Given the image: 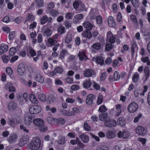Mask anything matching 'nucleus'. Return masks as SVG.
I'll return each instance as SVG.
<instances>
[{"label":"nucleus","mask_w":150,"mask_h":150,"mask_svg":"<svg viewBox=\"0 0 150 150\" xmlns=\"http://www.w3.org/2000/svg\"><path fill=\"white\" fill-rule=\"evenodd\" d=\"M47 22L48 23H51L52 22V18L50 17L49 18L46 16H42L41 19L40 23L41 24H44Z\"/></svg>","instance_id":"9"},{"label":"nucleus","mask_w":150,"mask_h":150,"mask_svg":"<svg viewBox=\"0 0 150 150\" xmlns=\"http://www.w3.org/2000/svg\"><path fill=\"white\" fill-rule=\"evenodd\" d=\"M108 147L106 146H104L102 147L98 146L96 149V150H108Z\"/></svg>","instance_id":"63"},{"label":"nucleus","mask_w":150,"mask_h":150,"mask_svg":"<svg viewBox=\"0 0 150 150\" xmlns=\"http://www.w3.org/2000/svg\"><path fill=\"white\" fill-rule=\"evenodd\" d=\"M79 8L82 11H87V9L85 7L84 4L82 2H81L79 6Z\"/></svg>","instance_id":"59"},{"label":"nucleus","mask_w":150,"mask_h":150,"mask_svg":"<svg viewBox=\"0 0 150 150\" xmlns=\"http://www.w3.org/2000/svg\"><path fill=\"white\" fill-rule=\"evenodd\" d=\"M72 35L71 34H68L65 39V42L67 43H70L72 40Z\"/></svg>","instance_id":"32"},{"label":"nucleus","mask_w":150,"mask_h":150,"mask_svg":"<svg viewBox=\"0 0 150 150\" xmlns=\"http://www.w3.org/2000/svg\"><path fill=\"white\" fill-rule=\"evenodd\" d=\"M16 122L17 124L21 122V118L20 116H17L15 117Z\"/></svg>","instance_id":"62"},{"label":"nucleus","mask_w":150,"mask_h":150,"mask_svg":"<svg viewBox=\"0 0 150 150\" xmlns=\"http://www.w3.org/2000/svg\"><path fill=\"white\" fill-rule=\"evenodd\" d=\"M48 42L50 45H54L57 42V41L54 40L52 38H50L48 40Z\"/></svg>","instance_id":"43"},{"label":"nucleus","mask_w":150,"mask_h":150,"mask_svg":"<svg viewBox=\"0 0 150 150\" xmlns=\"http://www.w3.org/2000/svg\"><path fill=\"white\" fill-rule=\"evenodd\" d=\"M41 107L40 105H35L31 106L30 108V112L31 114H37L41 111Z\"/></svg>","instance_id":"4"},{"label":"nucleus","mask_w":150,"mask_h":150,"mask_svg":"<svg viewBox=\"0 0 150 150\" xmlns=\"http://www.w3.org/2000/svg\"><path fill=\"white\" fill-rule=\"evenodd\" d=\"M117 136L119 138H123L124 139H126L129 136V134L127 131L126 130L123 132L120 131L118 133Z\"/></svg>","instance_id":"11"},{"label":"nucleus","mask_w":150,"mask_h":150,"mask_svg":"<svg viewBox=\"0 0 150 150\" xmlns=\"http://www.w3.org/2000/svg\"><path fill=\"white\" fill-rule=\"evenodd\" d=\"M33 123L36 126L39 127V130L41 132H44L47 130V127L44 125L43 121L40 119H34Z\"/></svg>","instance_id":"2"},{"label":"nucleus","mask_w":150,"mask_h":150,"mask_svg":"<svg viewBox=\"0 0 150 150\" xmlns=\"http://www.w3.org/2000/svg\"><path fill=\"white\" fill-rule=\"evenodd\" d=\"M71 89L72 90L77 91L79 90L80 88L79 86L77 85H73L71 87Z\"/></svg>","instance_id":"60"},{"label":"nucleus","mask_w":150,"mask_h":150,"mask_svg":"<svg viewBox=\"0 0 150 150\" xmlns=\"http://www.w3.org/2000/svg\"><path fill=\"white\" fill-rule=\"evenodd\" d=\"M131 52L133 55H134V53L135 52V49L136 47V43L134 42H133L131 44Z\"/></svg>","instance_id":"42"},{"label":"nucleus","mask_w":150,"mask_h":150,"mask_svg":"<svg viewBox=\"0 0 150 150\" xmlns=\"http://www.w3.org/2000/svg\"><path fill=\"white\" fill-rule=\"evenodd\" d=\"M108 21L110 27H113L115 26V24L114 22V19L112 16H109L108 18Z\"/></svg>","instance_id":"26"},{"label":"nucleus","mask_w":150,"mask_h":150,"mask_svg":"<svg viewBox=\"0 0 150 150\" xmlns=\"http://www.w3.org/2000/svg\"><path fill=\"white\" fill-rule=\"evenodd\" d=\"M81 2L80 1H75L73 4L74 7L75 8H77L79 6H80Z\"/></svg>","instance_id":"54"},{"label":"nucleus","mask_w":150,"mask_h":150,"mask_svg":"<svg viewBox=\"0 0 150 150\" xmlns=\"http://www.w3.org/2000/svg\"><path fill=\"white\" fill-rule=\"evenodd\" d=\"M94 99V96L92 94H89L87 96L86 100L87 104L88 105H91L93 102V100Z\"/></svg>","instance_id":"15"},{"label":"nucleus","mask_w":150,"mask_h":150,"mask_svg":"<svg viewBox=\"0 0 150 150\" xmlns=\"http://www.w3.org/2000/svg\"><path fill=\"white\" fill-rule=\"evenodd\" d=\"M54 71L56 73L62 74L63 72V68L60 67H58L54 69Z\"/></svg>","instance_id":"44"},{"label":"nucleus","mask_w":150,"mask_h":150,"mask_svg":"<svg viewBox=\"0 0 150 150\" xmlns=\"http://www.w3.org/2000/svg\"><path fill=\"white\" fill-rule=\"evenodd\" d=\"M96 63L98 64H99L101 65H102L103 63V59L101 57H97L95 59Z\"/></svg>","instance_id":"36"},{"label":"nucleus","mask_w":150,"mask_h":150,"mask_svg":"<svg viewBox=\"0 0 150 150\" xmlns=\"http://www.w3.org/2000/svg\"><path fill=\"white\" fill-rule=\"evenodd\" d=\"M67 53V52L65 50H62L60 53L59 55L60 58L61 59H63Z\"/></svg>","instance_id":"53"},{"label":"nucleus","mask_w":150,"mask_h":150,"mask_svg":"<svg viewBox=\"0 0 150 150\" xmlns=\"http://www.w3.org/2000/svg\"><path fill=\"white\" fill-rule=\"evenodd\" d=\"M41 146V140L38 137L33 138L30 143L29 147L31 150H38Z\"/></svg>","instance_id":"1"},{"label":"nucleus","mask_w":150,"mask_h":150,"mask_svg":"<svg viewBox=\"0 0 150 150\" xmlns=\"http://www.w3.org/2000/svg\"><path fill=\"white\" fill-rule=\"evenodd\" d=\"M144 76L143 79L144 82L146 81L150 76L149 70L148 67H145L144 69Z\"/></svg>","instance_id":"10"},{"label":"nucleus","mask_w":150,"mask_h":150,"mask_svg":"<svg viewBox=\"0 0 150 150\" xmlns=\"http://www.w3.org/2000/svg\"><path fill=\"white\" fill-rule=\"evenodd\" d=\"M115 107L116 112L115 116H119L121 114L122 105L121 104H117L115 105Z\"/></svg>","instance_id":"18"},{"label":"nucleus","mask_w":150,"mask_h":150,"mask_svg":"<svg viewBox=\"0 0 150 150\" xmlns=\"http://www.w3.org/2000/svg\"><path fill=\"white\" fill-rule=\"evenodd\" d=\"M57 125H63L65 122L64 120L62 118H59L56 120Z\"/></svg>","instance_id":"49"},{"label":"nucleus","mask_w":150,"mask_h":150,"mask_svg":"<svg viewBox=\"0 0 150 150\" xmlns=\"http://www.w3.org/2000/svg\"><path fill=\"white\" fill-rule=\"evenodd\" d=\"M0 54H2L7 51L8 50V46L5 44H2L0 46Z\"/></svg>","instance_id":"17"},{"label":"nucleus","mask_w":150,"mask_h":150,"mask_svg":"<svg viewBox=\"0 0 150 150\" xmlns=\"http://www.w3.org/2000/svg\"><path fill=\"white\" fill-rule=\"evenodd\" d=\"M103 100V96L101 94H99L98 97V100L97 101V104L98 105L100 104Z\"/></svg>","instance_id":"47"},{"label":"nucleus","mask_w":150,"mask_h":150,"mask_svg":"<svg viewBox=\"0 0 150 150\" xmlns=\"http://www.w3.org/2000/svg\"><path fill=\"white\" fill-rule=\"evenodd\" d=\"M138 108V106L135 102H132L129 104L127 110L128 112L134 113L136 111Z\"/></svg>","instance_id":"3"},{"label":"nucleus","mask_w":150,"mask_h":150,"mask_svg":"<svg viewBox=\"0 0 150 150\" xmlns=\"http://www.w3.org/2000/svg\"><path fill=\"white\" fill-rule=\"evenodd\" d=\"M16 50L14 47H12L10 48L9 51V54L10 55L13 56L15 54Z\"/></svg>","instance_id":"56"},{"label":"nucleus","mask_w":150,"mask_h":150,"mask_svg":"<svg viewBox=\"0 0 150 150\" xmlns=\"http://www.w3.org/2000/svg\"><path fill=\"white\" fill-rule=\"evenodd\" d=\"M1 58L4 63H7L10 59V58L8 56L4 55L1 57Z\"/></svg>","instance_id":"52"},{"label":"nucleus","mask_w":150,"mask_h":150,"mask_svg":"<svg viewBox=\"0 0 150 150\" xmlns=\"http://www.w3.org/2000/svg\"><path fill=\"white\" fill-rule=\"evenodd\" d=\"M106 136L108 138H112L115 137L116 135L114 132L109 131L107 132Z\"/></svg>","instance_id":"37"},{"label":"nucleus","mask_w":150,"mask_h":150,"mask_svg":"<svg viewBox=\"0 0 150 150\" xmlns=\"http://www.w3.org/2000/svg\"><path fill=\"white\" fill-rule=\"evenodd\" d=\"M106 108L104 105H101L99 107L98 110L101 112H104L106 111Z\"/></svg>","instance_id":"58"},{"label":"nucleus","mask_w":150,"mask_h":150,"mask_svg":"<svg viewBox=\"0 0 150 150\" xmlns=\"http://www.w3.org/2000/svg\"><path fill=\"white\" fill-rule=\"evenodd\" d=\"M81 35L83 37L86 38L89 40L92 37V35L90 31L86 30L84 31Z\"/></svg>","instance_id":"16"},{"label":"nucleus","mask_w":150,"mask_h":150,"mask_svg":"<svg viewBox=\"0 0 150 150\" xmlns=\"http://www.w3.org/2000/svg\"><path fill=\"white\" fill-rule=\"evenodd\" d=\"M83 27L87 30L90 31L94 26L88 21H85L83 24Z\"/></svg>","instance_id":"14"},{"label":"nucleus","mask_w":150,"mask_h":150,"mask_svg":"<svg viewBox=\"0 0 150 150\" xmlns=\"http://www.w3.org/2000/svg\"><path fill=\"white\" fill-rule=\"evenodd\" d=\"M35 4L38 7H41L43 6V0H35Z\"/></svg>","instance_id":"38"},{"label":"nucleus","mask_w":150,"mask_h":150,"mask_svg":"<svg viewBox=\"0 0 150 150\" xmlns=\"http://www.w3.org/2000/svg\"><path fill=\"white\" fill-rule=\"evenodd\" d=\"M97 23L98 24H100L102 22V18L101 16H98L96 18Z\"/></svg>","instance_id":"55"},{"label":"nucleus","mask_w":150,"mask_h":150,"mask_svg":"<svg viewBox=\"0 0 150 150\" xmlns=\"http://www.w3.org/2000/svg\"><path fill=\"white\" fill-rule=\"evenodd\" d=\"M91 82L89 80H87L83 84V86L86 88H90L91 86Z\"/></svg>","instance_id":"45"},{"label":"nucleus","mask_w":150,"mask_h":150,"mask_svg":"<svg viewBox=\"0 0 150 150\" xmlns=\"http://www.w3.org/2000/svg\"><path fill=\"white\" fill-rule=\"evenodd\" d=\"M79 137L81 139L83 142L85 143H87L89 141V137L84 134L79 135Z\"/></svg>","instance_id":"19"},{"label":"nucleus","mask_w":150,"mask_h":150,"mask_svg":"<svg viewBox=\"0 0 150 150\" xmlns=\"http://www.w3.org/2000/svg\"><path fill=\"white\" fill-rule=\"evenodd\" d=\"M78 56L79 57V59L81 61H83L84 60H86L87 59V57L84 52H79Z\"/></svg>","instance_id":"25"},{"label":"nucleus","mask_w":150,"mask_h":150,"mask_svg":"<svg viewBox=\"0 0 150 150\" xmlns=\"http://www.w3.org/2000/svg\"><path fill=\"white\" fill-rule=\"evenodd\" d=\"M59 13V12L55 10H52L50 11V15L54 17L57 16Z\"/></svg>","instance_id":"40"},{"label":"nucleus","mask_w":150,"mask_h":150,"mask_svg":"<svg viewBox=\"0 0 150 150\" xmlns=\"http://www.w3.org/2000/svg\"><path fill=\"white\" fill-rule=\"evenodd\" d=\"M18 100L19 101V104L21 105L23 104L24 103V100L23 98L22 97L20 96L18 97Z\"/></svg>","instance_id":"64"},{"label":"nucleus","mask_w":150,"mask_h":150,"mask_svg":"<svg viewBox=\"0 0 150 150\" xmlns=\"http://www.w3.org/2000/svg\"><path fill=\"white\" fill-rule=\"evenodd\" d=\"M143 35L145 37V39L146 41H149L150 40V33L147 31H144Z\"/></svg>","instance_id":"39"},{"label":"nucleus","mask_w":150,"mask_h":150,"mask_svg":"<svg viewBox=\"0 0 150 150\" xmlns=\"http://www.w3.org/2000/svg\"><path fill=\"white\" fill-rule=\"evenodd\" d=\"M54 5L53 3H50L47 6V10L48 11H50L52 9L54 8Z\"/></svg>","instance_id":"57"},{"label":"nucleus","mask_w":150,"mask_h":150,"mask_svg":"<svg viewBox=\"0 0 150 150\" xmlns=\"http://www.w3.org/2000/svg\"><path fill=\"white\" fill-rule=\"evenodd\" d=\"M42 31L44 35L45 36H50L52 33V31L48 28L43 29Z\"/></svg>","instance_id":"27"},{"label":"nucleus","mask_w":150,"mask_h":150,"mask_svg":"<svg viewBox=\"0 0 150 150\" xmlns=\"http://www.w3.org/2000/svg\"><path fill=\"white\" fill-rule=\"evenodd\" d=\"M58 31L61 34H63L65 32V28L64 27L60 26L58 29Z\"/></svg>","instance_id":"51"},{"label":"nucleus","mask_w":150,"mask_h":150,"mask_svg":"<svg viewBox=\"0 0 150 150\" xmlns=\"http://www.w3.org/2000/svg\"><path fill=\"white\" fill-rule=\"evenodd\" d=\"M120 78V76L119 72L117 71H115L114 75V79L115 81L119 80Z\"/></svg>","instance_id":"41"},{"label":"nucleus","mask_w":150,"mask_h":150,"mask_svg":"<svg viewBox=\"0 0 150 150\" xmlns=\"http://www.w3.org/2000/svg\"><path fill=\"white\" fill-rule=\"evenodd\" d=\"M108 114L106 113H102L99 115V119L100 120L105 122L108 120Z\"/></svg>","instance_id":"20"},{"label":"nucleus","mask_w":150,"mask_h":150,"mask_svg":"<svg viewBox=\"0 0 150 150\" xmlns=\"http://www.w3.org/2000/svg\"><path fill=\"white\" fill-rule=\"evenodd\" d=\"M17 138V136L16 135L11 134L9 136L8 141L11 143H14L16 142Z\"/></svg>","instance_id":"23"},{"label":"nucleus","mask_w":150,"mask_h":150,"mask_svg":"<svg viewBox=\"0 0 150 150\" xmlns=\"http://www.w3.org/2000/svg\"><path fill=\"white\" fill-rule=\"evenodd\" d=\"M136 133L139 135H143L146 132L144 128L142 126H139L135 129Z\"/></svg>","instance_id":"8"},{"label":"nucleus","mask_w":150,"mask_h":150,"mask_svg":"<svg viewBox=\"0 0 150 150\" xmlns=\"http://www.w3.org/2000/svg\"><path fill=\"white\" fill-rule=\"evenodd\" d=\"M117 122L118 125L121 126H124L125 125L126 120L124 118H119Z\"/></svg>","instance_id":"28"},{"label":"nucleus","mask_w":150,"mask_h":150,"mask_svg":"<svg viewBox=\"0 0 150 150\" xmlns=\"http://www.w3.org/2000/svg\"><path fill=\"white\" fill-rule=\"evenodd\" d=\"M83 17V15L82 14H79L75 16L74 18L76 21H78L82 19Z\"/></svg>","instance_id":"50"},{"label":"nucleus","mask_w":150,"mask_h":150,"mask_svg":"<svg viewBox=\"0 0 150 150\" xmlns=\"http://www.w3.org/2000/svg\"><path fill=\"white\" fill-rule=\"evenodd\" d=\"M36 80L40 83H42L44 81V79L43 76L40 74L38 75L36 77Z\"/></svg>","instance_id":"34"},{"label":"nucleus","mask_w":150,"mask_h":150,"mask_svg":"<svg viewBox=\"0 0 150 150\" xmlns=\"http://www.w3.org/2000/svg\"><path fill=\"white\" fill-rule=\"evenodd\" d=\"M25 70V66L23 64H20L18 65L17 67V70L19 74L23 75Z\"/></svg>","instance_id":"12"},{"label":"nucleus","mask_w":150,"mask_h":150,"mask_svg":"<svg viewBox=\"0 0 150 150\" xmlns=\"http://www.w3.org/2000/svg\"><path fill=\"white\" fill-rule=\"evenodd\" d=\"M113 48V45L111 43H108L106 45L105 51H110Z\"/></svg>","instance_id":"46"},{"label":"nucleus","mask_w":150,"mask_h":150,"mask_svg":"<svg viewBox=\"0 0 150 150\" xmlns=\"http://www.w3.org/2000/svg\"><path fill=\"white\" fill-rule=\"evenodd\" d=\"M39 99L42 102L45 101L46 99V96L43 93H40L38 96Z\"/></svg>","instance_id":"35"},{"label":"nucleus","mask_w":150,"mask_h":150,"mask_svg":"<svg viewBox=\"0 0 150 150\" xmlns=\"http://www.w3.org/2000/svg\"><path fill=\"white\" fill-rule=\"evenodd\" d=\"M34 119V115H32L25 116L24 118V123L27 125H29L33 122Z\"/></svg>","instance_id":"5"},{"label":"nucleus","mask_w":150,"mask_h":150,"mask_svg":"<svg viewBox=\"0 0 150 150\" xmlns=\"http://www.w3.org/2000/svg\"><path fill=\"white\" fill-rule=\"evenodd\" d=\"M130 18L132 22H134L135 23L137 24V22L135 16L134 15H132L131 16Z\"/></svg>","instance_id":"61"},{"label":"nucleus","mask_w":150,"mask_h":150,"mask_svg":"<svg viewBox=\"0 0 150 150\" xmlns=\"http://www.w3.org/2000/svg\"><path fill=\"white\" fill-rule=\"evenodd\" d=\"M62 114L68 116H71L75 115V113L72 111H66L65 110H63L60 112Z\"/></svg>","instance_id":"24"},{"label":"nucleus","mask_w":150,"mask_h":150,"mask_svg":"<svg viewBox=\"0 0 150 150\" xmlns=\"http://www.w3.org/2000/svg\"><path fill=\"white\" fill-rule=\"evenodd\" d=\"M17 108V105L14 102H10L8 105V110L10 111L13 110Z\"/></svg>","instance_id":"21"},{"label":"nucleus","mask_w":150,"mask_h":150,"mask_svg":"<svg viewBox=\"0 0 150 150\" xmlns=\"http://www.w3.org/2000/svg\"><path fill=\"white\" fill-rule=\"evenodd\" d=\"M57 142L60 144H63L65 143V138L64 137H61L59 140H57Z\"/></svg>","instance_id":"48"},{"label":"nucleus","mask_w":150,"mask_h":150,"mask_svg":"<svg viewBox=\"0 0 150 150\" xmlns=\"http://www.w3.org/2000/svg\"><path fill=\"white\" fill-rule=\"evenodd\" d=\"M92 48L97 51L100 50L101 48V44L100 43L97 42L93 44L91 46Z\"/></svg>","instance_id":"29"},{"label":"nucleus","mask_w":150,"mask_h":150,"mask_svg":"<svg viewBox=\"0 0 150 150\" xmlns=\"http://www.w3.org/2000/svg\"><path fill=\"white\" fill-rule=\"evenodd\" d=\"M139 74L137 72H135L132 77V81L134 83H136L139 79Z\"/></svg>","instance_id":"33"},{"label":"nucleus","mask_w":150,"mask_h":150,"mask_svg":"<svg viewBox=\"0 0 150 150\" xmlns=\"http://www.w3.org/2000/svg\"><path fill=\"white\" fill-rule=\"evenodd\" d=\"M29 139V136L28 135L23 136L20 140V144L21 146H23L26 144Z\"/></svg>","instance_id":"13"},{"label":"nucleus","mask_w":150,"mask_h":150,"mask_svg":"<svg viewBox=\"0 0 150 150\" xmlns=\"http://www.w3.org/2000/svg\"><path fill=\"white\" fill-rule=\"evenodd\" d=\"M117 125L116 121L114 120H108L105 123V125L108 127H113Z\"/></svg>","instance_id":"6"},{"label":"nucleus","mask_w":150,"mask_h":150,"mask_svg":"<svg viewBox=\"0 0 150 150\" xmlns=\"http://www.w3.org/2000/svg\"><path fill=\"white\" fill-rule=\"evenodd\" d=\"M7 123L10 126L12 127H14L17 125L16 122L15 120L13 118H8Z\"/></svg>","instance_id":"22"},{"label":"nucleus","mask_w":150,"mask_h":150,"mask_svg":"<svg viewBox=\"0 0 150 150\" xmlns=\"http://www.w3.org/2000/svg\"><path fill=\"white\" fill-rule=\"evenodd\" d=\"M7 86L8 87L9 91L10 92H16V89L15 88L11 86V84L10 82H8L6 84Z\"/></svg>","instance_id":"31"},{"label":"nucleus","mask_w":150,"mask_h":150,"mask_svg":"<svg viewBox=\"0 0 150 150\" xmlns=\"http://www.w3.org/2000/svg\"><path fill=\"white\" fill-rule=\"evenodd\" d=\"M95 73L94 71L91 69H86L83 73V75L85 77H93L95 76Z\"/></svg>","instance_id":"7"},{"label":"nucleus","mask_w":150,"mask_h":150,"mask_svg":"<svg viewBox=\"0 0 150 150\" xmlns=\"http://www.w3.org/2000/svg\"><path fill=\"white\" fill-rule=\"evenodd\" d=\"M29 99L30 101L34 104H37L38 103V101L34 95H30L29 96Z\"/></svg>","instance_id":"30"}]
</instances>
